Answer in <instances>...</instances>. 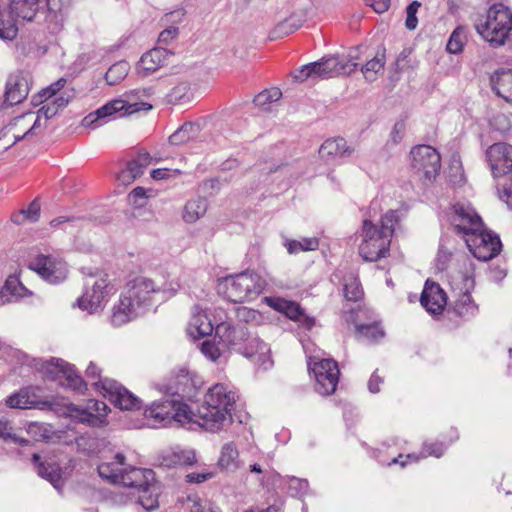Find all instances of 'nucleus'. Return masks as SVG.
I'll return each mask as SVG.
<instances>
[{
	"instance_id": "40",
	"label": "nucleus",
	"mask_w": 512,
	"mask_h": 512,
	"mask_svg": "<svg viewBox=\"0 0 512 512\" xmlns=\"http://www.w3.org/2000/svg\"><path fill=\"white\" fill-rule=\"evenodd\" d=\"M40 215V204L34 200L27 208H22L11 215V221L15 224H22L26 221L35 222Z\"/></svg>"
},
{
	"instance_id": "29",
	"label": "nucleus",
	"mask_w": 512,
	"mask_h": 512,
	"mask_svg": "<svg viewBox=\"0 0 512 512\" xmlns=\"http://www.w3.org/2000/svg\"><path fill=\"white\" fill-rule=\"evenodd\" d=\"M463 281L465 292L459 294L453 303L452 309L457 316L463 319H470L478 313V305L473 301L469 292V289L473 287L474 281L469 276H464Z\"/></svg>"
},
{
	"instance_id": "27",
	"label": "nucleus",
	"mask_w": 512,
	"mask_h": 512,
	"mask_svg": "<svg viewBox=\"0 0 512 512\" xmlns=\"http://www.w3.org/2000/svg\"><path fill=\"white\" fill-rule=\"evenodd\" d=\"M172 53L165 48H153L145 53L139 60L137 71L143 76H147L168 63Z\"/></svg>"
},
{
	"instance_id": "6",
	"label": "nucleus",
	"mask_w": 512,
	"mask_h": 512,
	"mask_svg": "<svg viewBox=\"0 0 512 512\" xmlns=\"http://www.w3.org/2000/svg\"><path fill=\"white\" fill-rule=\"evenodd\" d=\"M151 108L150 104L139 102L136 93H125L121 97L109 101L96 111L89 113L82 120V125L94 129L112 119L131 115L141 110L148 111Z\"/></svg>"
},
{
	"instance_id": "37",
	"label": "nucleus",
	"mask_w": 512,
	"mask_h": 512,
	"mask_svg": "<svg viewBox=\"0 0 512 512\" xmlns=\"http://www.w3.org/2000/svg\"><path fill=\"white\" fill-rule=\"evenodd\" d=\"M207 211V201L204 198H196L188 201L183 210V219L187 223H194Z\"/></svg>"
},
{
	"instance_id": "23",
	"label": "nucleus",
	"mask_w": 512,
	"mask_h": 512,
	"mask_svg": "<svg viewBox=\"0 0 512 512\" xmlns=\"http://www.w3.org/2000/svg\"><path fill=\"white\" fill-rule=\"evenodd\" d=\"M265 302L274 310L285 314L288 318L298 322L308 330L315 326V318L307 315L301 306L294 301L281 297H266Z\"/></svg>"
},
{
	"instance_id": "35",
	"label": "nucleus",
	"mask_w": 512,
	"mask_h": 512,
	"mask_svg": "<svg viewBox=\"0 0 512 512\" xmlns=\"http://www.w3.org/2000/svg\"><path fill=\"white\" fill-rule=\"evenodd\" d=\"M194 385L195 382L190 371L186 368H180L174 376L173 384L168 387V391L178 399H182L180 394L189 393Z\"/></svg>"
},
{
	"instance_id": "18",
	"label": "nucleus",
	"mask_w": 512,
	"mask_h": 512,
	"mask_svg": "<svg viewBox=\"0 0 512 512\" xmlns=\"http://www.w3.org/2000/svg\"><path fill=\"white\" fill-rule=\"evenodd\" d=\"M451 223L455 230L465 238L468 234L480 231L483 221L469 203H456L452 206Z\"/></svg>"
},
{
	"instance_id": "52",
	"label": "nucleus",
	"mask_w": 512,
	"mask_h": 512,
	"mask_svg": "<svg viewBox=\"0 0 512 512\" xmlns=\"http://www.w3.org/2000/svg\"><path fill=\"white\" fill-rule=\"evenodd\" d=\"M281 96L282 93L278 88L264 90L255 96L254 103L256 106L264 108L266 105L278 101Z\"/></svg>"
},
{
	"instance_id": "34",
	"label": "nucleus",
	"mask_w": 512,
	"mask_h": 512,
	"mask_svg": "<svg viewBox=\"0 0 512 512\" xmlns=\"http://www.w3.org/2000/svg\"><path fill=\"white\" fill-rule=\"evenodd\" d=\"M41 0H11L10 14L25 21H32L38 11Z\"/></svg>"
},
{
	"instance_id": "41",
	"label": "nucleus",
	"mask_w": 512,
	"mask_h": 512,
	"mask_svg": "<svg viewBox=\"0 0 512 512\" xmlns=\"http://www.w3.org/2000/svg\"><path fill=\"white\" fill-rule=\"evenodd\" d=\"M18 33L16 17L6 12L0 11V38L4 40H13Z\"/></svg>"
},
{
	"instance_id": "11",
	"label": "nucleus",
	"mask_w": 512,
	"mask_h": 512,
	"mask_svg": "<svg viewBox=\"0 0 512 512\" xmlns=\"http://www.w3.org/2000/svg\"><path fill=\"white\" fill-rule=\"evenodd\" d=\"M65 84V79H59L39 93L38 96L45 105L38 111V116L34 120L33 125L23 135L14 134L16 141H20L25 136L33 133L38 126L41 115H44L46 119L51 118L60 108L65 107L69 103L70 96L66 92H61Z\"/></svg>"
},
{
	"instance_id": "55",
	"label": "nucleus",
	"mask_w": 512,
	"mask_h": 512,
	"mask_svg": "<svg viewBox=\"0 0 512 512\" xmlns=\"http://www.w3.org/2000/svg\"><path fill=\"white\" fill-rule=\"evenodd\" d=\"M292 77L297 82H304L308 79L317 80L313 63L306 64L294 70Z\"/></svg>"
},
{
	"instance_id": "64",
	"label": "nucleus",
	"mask_w": 512,
	"mask_h": 512,
	"mask_svg": "<svg viewBox=\"0 0 512 512\" xmlns=\"http://www.w3.org/2000/svg\"><path fill=\"white\" fill-rule=\"evenodd\" d=\"M500 198L509 206H512V176L509 179V183H507L500 192Z\"/></svg>"
},
{
	"instance_id": "21",
	"label": "nucleus",
	"mask_w": 512,
	"mask_h": 512,
	"mask_svg": "<svg viewBox=\"0 0 512 512\" xmlns=\"http://www.w3.org/2000/svg\"><path fill=\"white\" fill-rule=\"evenodd\" d=\"M43 372L51 379L66 380V385L75 391H83L86 387L84 380L74 371V368L62 359L52 358L42 366Z\"/></svg>"
},
{
	"instance_id": "57",
	"label": "nucleus",
	"mask_w": 512,
	"mask_h": 512,
	"mask_svg": "<svg viewBox=\"0 0 512 512\" xmlns=\"http://www.w3.org/2000/svg\"><path fill=\"white\" fill-rule=\"evenodd\" d=\"M308 481L306 479H300L296 477L289 478L288 488L293 495L304 494L308 489Z\"/></svg>"
},
{
	"instance_id": "45",
	"label": "nucleus",
	"mask_w": 512,
	"mask_h": 512,
	"mask_svg": "<svg viewBox=\"0 0 512 512\" xmlns=\"http://www.w3.org/2000/svg\"><path fill=\"white\" fill-rule=\"evenodd\" d=\"M285 247L290 254H297L300 251H315L319 247V240L316 237L302 238L301 240H287Z\"/></svg>"
},
{
	"instance_id": "4",
	"label": "nucleus",
	"mask_w": 512,
	"mask_h": 512,
	"mask_svg": "<svg viewBox=\"0 0 512 512\" xmlns=\"http://www.w3.org/2000/svg\"><path fill=\"white\" fill-rule=\"evenodd\" d=\"M236 392L224 384L211 387L204 402L195 412L194 424L210 432H217L232 421L231 411L236 402Z\"/></svg>"
},
{
	"instance_id": "50",
	"label": "nucleus",
	"mask_w": 512,
	"mask_h": 512,
	"mask_svg": "<svg viewBox=\"0 0 512 512\" xmlns=\"http://www.w3.org/2000/svg\"><path fill=\"white\" fill-rule=\"evenodd\" d=\"M188 507L190 512H221V510L207 499L198 496H188Z\"/></svg>"
},
{
	"instance_id": "28",
	"label": "nucleus",
	"mask_w": 512,
	"mask_h": 512,
	"mask_svg": "<svg viewBox=\"0 0 512 512\" xmlns=\"http://www.w3.org/2000/svg\"><path fill=\"white\" fill-rule=\"evenodd\" d=\"M153 162L152 157L146 151H140L137 156L129 161L124 169L117 174V180L124 185L131 184L141 176L147 166Z\"/></svg>"
},
{
	"instance_id": "63",
	"label": "nucleus",
	"mask_w": 512,
	"mask_h": 512,
	"mask_svg": "<svg viewBox=\"0 0 512 512\" xmlns=\"http://www.w3.org/2000/svg\"><path fill=\"white\" fill-rule=\"evenodd\" d=\"M161 288L160 293L167 294L169 296L174 295L181 289V285L178 281L165 282L159 285Z\"/></svg>"
},
{
	"instance_id": "24",
	"label": "nucleus",
	"mask_w": 512,
	"mask_h": 512,
	"mask_svg": "<svg viewBox=\"0 0 512 512\" xmlns=\"http://www.w3.org/2000/svg\"><path fill=\"white\" fill-rule=\"evenodd\" d=\"M354 148L342 137L330 138L319 148L320 158L327 164H336L352 156Z\"/></svg>"
},
{
	"instance_id": "59",
	"label": "nucleus",
	"mask_w": 512,
	"mask_h": 512,
	"mask_svg": "<svg viewBox=\"0 0 512 512\" xmlns=\"http://www.w3.org/2000/svg\"><path fill=\"white\" fill-rule=\"evenodd\" d=\"M214 476L212 472H192L186 475V481L189 483H203Z\"/></svg>"
},
{
	"instance_id": "32",
	"label": "nucleus",
	"mask_w": 512,
	"mask_h": 512,
	"mask_svg": "<svg viewBox=\"0 0 512 512\" xmlns=\"http://www.w3.org/2000/svg\"><path fill=\"white\" fill-rule=\"evenodd\" d=\"M245 346L252 352L251 355H244L245 357L252 359L256 364L260 365H266L270 362V348L250 331L245 339Z\"/></svg>"
},
{
	"instance_id": "14",
	"label": "nucleus",
	"mask_w": 512,
	"mask_h": 512,
	"mask_svg": "<svg viewBox=\"0 0 512 512\" xmlns=\"http://www.w3.org/2000/svg\"><path fill=\"white\" fill-rule=\"evenodd\" d=\"M309 369L315 378V390L321 395H331L336 391L339 381V368L333 359L309 357Z\"/></svg>"
},
{
	"instance_id": "42",
	"label": "nucleus",
	"mask_w": 512,
	"mask_h": 512,
	"mask_svg": "<svg viewBox=\"0 0 512 512\" xmlns=\"http://www.w3.org/2000/svg\"><path fill=\"white\" fill-rule=\"evenodd\" d=\"M467 43V29L458 26L454 29L447 42L446 50L451 54H459Z\"/></svg>"
},
{
	"instance_id": "13",
	"label": "nucleus",
	"mask_w": 512,
	"mask_h": 512,
	"mask_svg": "<svg viewBox=\"0 0 512 512\" xmlns=\"http://www.w3.org/2000/svg\"><path fill=\"white\" fill-rule=\"evenodd\" d=\"M411 169L420 178L432 181L441 168V156L438 151L429 145H418L410 152Z\"/></svg>"
},
{
	"instance_id": "22",
	"label": "nucleus",
	"mask_w": 512,
	"mask_h": 512,
	"mask_svg": "<svg viewBox=\"0 0 512 512\" xmlns=\"http://www.w3.org/2000/svg\"><path fill=\"white\" fill-rule=\"evenodd\" d=\"M32 83L28 71L19 70L8 76L5 89V102L16 105L23 102L29 94Z\"/></svg>"
},
{
	"instance_id": "49",
	"label": "nucleus",
	"mask_w": 512,
	"mask_h": 512,
	"mask_svg": "<svg viewBox=\"0 0 512 512\" xmlns=\"http://www.w3.org/2000/svg\"><path fill=\"white\" fill-rule=\"evenodd\" d=\"M196 130L197 127L193 123H185L169 137V141L173 145L186 143L193 137Z\"/></svg>"
},
{
	"instance_id": "38",
	"label": "nucleus",
	"mask_w": 512,
	"mask_h": 512,
	"mask_svg": "<svg viewBox=\"0 0 512 512\" xmlns=\"http://www.w3.org/2000/svg\"><path fill=\"white\" fill-rule=\"evenodd\" d=\"M2 289L4 290L7 297L11 298V302L17 301L31 294V292L21 283L19 278L15 275L8 276Z\"/></svg>"
},
{
	"instance_id": "36",
	"label": "nucleus",
	"mask_w": 512,
	"mask_h": 512,
	"mask_svg": "<svg viewBox=\"0 0 512 512\" xmlns=\"http://www.w3.org/2000/svg\"><path fill=\"white\" fill-rule=\"evenodd\" d=\"M218 466L227 472H235L240 466L239 452L234 443H226L223 445Z\"/></svg>"
},
{
	"instance_id": "54",
	"label": "nucleus",
	"mask_w": 512,
	"mask_h": 512,
	"mask_svg": "<svg viewBox=\"0 0 512 512\" xmlns=\"http://www.w3.org/2000/svg\"><path fill=\"white\" fill-rule=\"evenodd\" d=\"M0 438H2L5 441H12L22 446H25L29 443L28 440L14 435L12 433V427L6 420H0Z\"/></svg>"
},
{
	"instance_id": "25",
	"label": "nucleus",
	"mask_w": 512,
	"mask_h": 512,
	"mask_svg": "<svg viewBox=\"0 0 512 512\" xmlns=\"http://www.w3.org/2000/svg\"><path fill=\"white\" fill-rule=\"evenodd\" d=\"M217 309H214V319L211 320L199 305H195L187 328L189 335L193 338H198L210 335L213 330L216 331V320L220 322L219 317L221 316V314L217 313Z\"/></svg>"
},
{
	"instance_id": "43",
	"label": "nucleus",
	"mask_w": 512,
	"mask_h": 512,
	"mask_svg": "<svg viewBox=\"0 0 512 512\" xmlns=\"http://www.w3.org/2000/svg\"><path fill=\"white\" fill-rule=\"evenodd\" d=\"M385 65V53H377L376 56L369 60L361 69L364 77L368 81H373L376 79L378 73L384 70Z\"/></svg>"
},
{
	"instance_id": "3",
	"label": "nucleus",
	"mask_w": 512,
	"mask_h": 512,
	"mask_svg": "<svg viewBox=\"0 0 512 512\" xmlns=\"http://www.w3.org/2000/svg\"><path fill=\"white\" fill-rule=\"evenodd\" d=\"M399 221L397 211L390 210L380 219V226L364 219L357 234L360 238L358 253L364 261L376 262L390 252L391 239Z\"/></svg>"
},
{
	"instance_id": "15",
	"label": "nucleus",
	"mask_w": 512,
	"mask_h": 512,
	"mask_svg": "<svg viewBox=\"0 0 512 512\" xmlns=\"http://www.w3.org/2000/svg\"><path fill=\"white\" fill-rule=\"evenodd\" d=\"M29 268L49 283H59L66 279L68 265L57 253L38 254L29 261Z\"/></svg>"
},
{
	"instance_id": "5",
	"label": "nucleus",
	"mask_w": 512,
	"mask_h": 512,
	"mask_svg": "<svg viewBox=\"0 0 512 512\" xmlns=\"http://www.w3.org/2000/svg\"><path fill=\"white\" fill-rule=\"evenodd\" d=\"M266 286L267 281L263 276L254 271H245L221 279L218 290L227 300L243 303L257 299Z\"/></svg>"
},
{
	"instance_id": "10",
	"label": "nucleus",
	"mask_w": 512,
	"mask_h": 512,
	"mask_svg": "<svg viewBox=\"0 0 512 512\" xmlns=\"http://www.w3.org/2000/svg\"><path fill=\"white\" fill-rule=\"evenodd\" d=\"M116 292V287L107 275L99 278H90L85 283V290L77 299V306L89 313L102 308Z\"/></svg>"
},
{
	"instance_id": "20",
	"label": "nucleus",
	"mask_w": 512,
	"mask_h": 512,
	"mask_svg": "<svg viewBox=\"0 0 512 512\" xmlns=\"http://www.w3.org/2000/svg\"><path fill=\"white\" fill-rule=\"evenodd\" d=\"M485 155L494 178L501 177L512 169V145L504 142L494 143L488 147Z\"/></svg>"
},
{
	"instance_id": "62",
	"label": "nucleus",
	"mask_w": 512,
	"mask_h": 512,
	"mask_svg": "<svg viewBox=\"0 0 512 512\" xmlns=\"http://www.w3.org/2000/svg\"><path fill=\"white\" fill-rule=\"evenodd\" d=\"M172 174H180L179 170H171L168 168H159L151 171V177L154 180H163L172 176Z\"/></svg>"
},
{
	"instance_id": "2",
	"label": "nucleus",
	"mask_w": 512,
	"mask_h": 512,
	"mask_svg": "<svg viewBox=\"0 0 512 512\" xmlns=\"http://www.w3.org/2000/svg\"><path fill=\"white\" fill-rule=\"evenodd\" d=\"M161 288L151 278L135 276L124 285L120 298L112 310L111 322L122 326L144 313L154 302Z\"/></svg>"
},
{
	"instance_id": "16",
	"label": "nucleus",
	"mask_w": 512,
	"mask_h": 512,
	"mask_svg": "<svg viewBox=\"0 0 512 512\" xmlns=\"http://www.w3.org/2000/svg\"><path fill=\"white\" fill-rule=\"evenodd\" d=\"M358 49H353L347 57L331 56L322 58L320 61L313 62L317 80L329 79L341 75H349L356 67L358 59Z\"/></svg>"
},
{
	"instance_id": "12",
	"label": "nucleus",
	"mask_w": 512,
	"mask_h": 512,
	"mask_svg": "<svg viewBox=\"0 0 512 512\" xmlns=\"http://www.w3.org/2000/svg\"><path fill=\"white\" fill-rule=\"evenodd\" d=\"M217 313L221 314L220 322L216 320V337L219 338L222 347L231 348L242 355H251L252 352L245 346V339L249 330L244 325H232L227 322L226 313L223 309H217Z\"/></svg>"
},
{
	"instance_id": "39",
	"label": "nucleus",
	"mask_w": 512,
	"mask_h": 512,
	"mask_svg": "<svg viewBox=\"0 0 512 512\" xmlns=\"http://www.w3.org/2000/svg\"><path fill=\"white\" fill-rule=\"evenodd\" d=\"M166 466H190L196 463V455L193 450H174L164 457Z\"/></svg>"
},
{
	"instance_id": "33",
	"label": "nucleus",
	"mask_w": 512,
	"mask_h": 512,
	"mask_svg": "<svg viewBox=\"0 0 512 512\" xmlns=\"http://www.w3.org/2000/svg\"><path fill=\"white\" fill-rule=\"evenodd\" d=\"M492 89L507 102H512V70L497 71L491 77Z\"/></svg>"
},
{
	"instance_id": "60",
	"label": "nucleus",
	"mask_w": 512,
	"mask_h": 512,
	"mask_svg": "<svg viewBox=\"0 0 512 512\" xmlns=\"http://www.w3.org/2000/svg\"><path fill=\"white\" fill-rule=\"evenodd\" d=\"M391 0H365V4L371 7L376 13H384L390 7Z\"/></svg>"
},
{
	"instance_id": "26",
	"label": "nucleus",
	"mask_w": 512,
	"mask_h": 512,
	"mask_svg": "<svg viewBox=\"0 0 512 512\" xmlns=\"http://www.w3.org/2000/svg\"><path fill=\"white\" fill-rule=\"evenodd\" d=\"M421 305L431 314H440L446 304L447 297L439 284L426 281L420 298Z\"/></svg>"
},
{
	"instance_id": "31",
	"label": "nucleus",
	"mask_w": 512,
	"mask_h": 512,
	"mask_svg": "<svg viewBox=\"0 0 512 512\" xmlns=\"http://www.w3.org/2000/svg\"><path fill=\"white\" fill-rule=\"evenodd\" d=\"M32 460L40 477L48 480L56 489L62 486L63 481L59 465L40 461V456L36 453H33Z\"/></svg>"
},
{
	"instance_id": "19",
	"label": "nucleus",
	"mask_w": 512,
	"mask_h": 512,
	"mask_svg": "<svg viewBox=\"0 0 512 512\" xmlns=\"http://www.w3.org/2000/svg\"><path fill=\"white\" fill-rule=\"evenodd\" d=\"M109 410V407L103 401L95 399L88 400L84 407L75 404L67 406L70 417L87 423L90 426H102L105 424V418Z\"/></svg>"
},
{
	"instance_id": "58",
	"label": "nucleus",
	"mask_w": 512,
	"mask_h": 512,
	"mask_svg": "<svg viewBox=\"0 0 512 512\" xmlns=\"http://www.w3.org/2000/svg\"><path fill=\"white\" fill-rule=\"evenodd\" d=\"M148 192L149 191L143 187H136L130 192L128 196L129 201L135 206L141 207L144 205V200L148 198Z\"/></svg>"
},
{
	"instance_id": "47",
	"label": "nucleus",
	"mask_w": 512,
	"mask_h": 512,
	"mask_svg": "<svg viewBox=\"0 0 512 512\" xmlns=\"http://www.w3.org/2000/svg\"><path fill=\"white\" fill-rule=\"evenodd\" d=\"M35 403L27 390H20L6 399V405L10 408L29 409L34 407Z\"/></svg>"
},
{
	"instance_id": "46",
	"label": "nucleus",
	"mask_w": 512,
	"mask_h": 512,
	"mask_svg": "<svg viewBox=\"0 0 512 512\" xmlns=\"http://www.w3.org/2000/svg\"><path fill=\"white\" fill-rule=\"evenodd\" d=\"M130 69L129 63L119 61L113 64L105 74V80L109 85L120 83L128 74Z\"/></svg>"
},
{
	"instance_id": "48",
	"label": "nucleus",
	"mask_w": 512,
	"mask_h": 512,
	"mask_svg": "<svg viewBox=\"0 0 512 512\" xmlns=\"http://www.w3.org/2000/svg\"><path fill=\"white\" fill-rule=\"evenodd\" d=\"M344 296L349 301H359L363 296V290L357 277L350 276L344 283Z\"/></svg>"
},
{
	"instance_id": "51",
	"label": "nucleus",
	"mask_w": 512,
	"mask_h": 512,
	"mask_svg": "<svg viewBox=\"0 0 512 512\" xmlns=\"http://www.w3.org/2000/svg\"><path fill=\"white\" fill-rule=\"evenodd\" d=\"M222 345L216 344L214 340H205L200 345L202 354L211 361H217L223 352Z\"/></svg>"
},
{
	"instance_id": "9",
	"label": "nucleus",
	"mask_w": 512,
	"mask_h": 512,
	"mask_svg": "<svg viewBox=\"0 0 512 512\" xmlns=\"http://www.w3.org/2000/svg\"><path fill=\"white\" fill-rule=\"evenodd\" d=\"M86 378L91 385L101 390L105 398H108L111 403L120 409L133 410L141 407V400L117 381L102 378L101 369L95 363L91 362L88 365Z\"/></svg>"
},
{
	"instance_id": "30",
	"label": "nucleus",
	"mask_w": 512,
	"mask_h": 512,
	"mask_svg": "<svg viewBox=\"0 0 512 512\" xmlns=\"http://www.w3.org/2000/svg\"><path fill=\"white\" fill-rule=\"evenodd\" d=\"M445 449L446 447L440 442H425L419 455L415 453L407 454L405 456L403 454H399L397 457L393 458L388 465L400 464L402 467H405L408 462H417L428 456L439 458L443 455Z\"/></svg>"
},
{
	"instance_id": "1",
	"label": "nucleus",
	"mask_w": 512,
	"mask_h": 512,
	"mask_svg": "<svg viewBox=\"0 0 512 512\" xmlns=\"http://www.w3.org/2000/svg\"><path fill=\"white\" fill-rule=\"evenodd\" d=\"M99 476L113 484L135 489L138 503L147 511L158 508L159 484L151 469L137 468L126 462V456L118 451H109L97 467Z\"/></svg>"
},
{
	"instance_id": "7",
	"label": "nucleus",
	"mask_w": 512,
	"mask_h": 512,
	"mask_svg": "<svg viewBox=\"0 0 512 512\" xmlns=\"http://www.w3.org/2000/svg\"><path fill=\"white\" fill-rule=\"evenodd\" d=\"M475 29L492 46H501L512 30V12L502 4H495L485 16L476 20Z\"/></svg>"
},
{
	"instance_id": "56",
	"label": "nucleus",
	"mask_w": 512,
	"mask_h": 512,
	"mask_svg": "<svg viewBox=\"0 0 512 512\" xmlns=\"http://www.w3.org/2000/svg\"><path fill=\"white\" fill-rule=\"evenodd\" d=\"M421 7V3L419 1L411 2L406 8V21L405 25L409 30H414L418 25V19L416 14Z\"/></svg>"
},
{
	"instance_id": "53",
	"label": "nucleus",
	"mask_w": 512,
	"mask_h": 512,
	"mask_svg": "<svg viewBox=\"0 0 512 512\" xmlns=\"http://www.w3.org/2000/svg\"><path fill=\"white\" fill-rule=\"evenodd\" d=\"M80 222L81 220L77 217L59 216L52 219L50 225L54 229L72 232L73 228L78 227Z\"/></svg>"
},
{
	"instance_id": "8",
	"label": "nucleus",
	"mask_w": 512,
	"mask_h": 512,
	"mask_svg": "<svg viewBox=\"0 0 512 512\" xmlns=\"http://www.w3.org/2000/svg\"><path fill=\"white\" fill-rule=\"evenodd\" d=\"M144 416L146 419L153 421V426H165L172 421L181 425H193L195 412L182 399H178V397L171 394L168 398L153 402L145 410Z\"/></svg>"
},
{
	"instance_id": "61",
	"label": "nucleus",
	"mask_w": 512,
	"mask_h": 512,
	"mask_svg": "<svg viewBox=\"0 0 512 512\" xmlns=\"http://www.w3.org/2000/svg\"><path fill=\"white\" fill-rule=\"evenodd\" d=\"M178 36V28L171 26L163 30L159 35V43L168 44Z\"/></svg>"
},
{
	"instance_id": "44",
	"label": "nucleus",
	"mask_w": 512,
	"mask_h": 512,
	"mask_svg": "<svg viewBox=\"0 0 512 512\" xmlns=\"http://www.w3.org/2000/svg\"><path fill=\"white\" fill-rule=\"evenodd\" d=\"M356 330L358 337L368 342H377L384 337V331L378 323L360 324Z\"/></svg>"
},
{
	"instance_id": "17",
	"label": "nucleus",
	"mask_w": 512,
	"mask_h": 512,
	"mask_svg": "<svg viewBox=\"0 0 512 512\" xmlns=\"http://www.w3.org/2000/svg\"><path fill=\"white\" fill-rule=\"evenodd\" d=\"M467 247L473 256L481 261H488L497 256L501 251L499 237L484 229L472 232L464 238Z\"/></svg>"
}]
</instances>
